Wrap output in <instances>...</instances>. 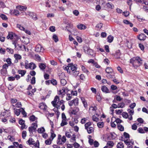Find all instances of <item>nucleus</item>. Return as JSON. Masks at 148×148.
Listing matches in <instances>:
<instances>
[{
  "instance_id": "nucleus-1",
  "label": "nucleus",
  "mask_w": 148,
  "mask_h": 148,
  "mask_svg": "<svg viewBox=\"0 0 148 148\" xmlns=\"http://www.w3.org/2000/svg\"><path fill=\"white\" fill-rule=\"evenodd\" d=\"M143 60L139 56L133 58L130 60V62L132 64L133 66L136 69L139 67L143 63Z\"/></svg>"
},
{
  "instance_id": "nucleus-2",
  "label": "nucleus",
  "mask_w": 148,
  "mask_h": 148,
  "mask_svg": "<svg viewBox=\"0 0 148 148\" xmlns=\"http://www.w3.org/2000/svg\"><path fill=\"white\" fill-rule=\"evenodd\" d=\"M38 127L36 122L33 123L32 124V126L28 128V130L30 134H33V132H35Z\"/></svg>"
},
{
  "instance_id": "nucleus-3",
  "label": "nucleus",
  "mask_w": 148,
  "mask_h": 148,
  "mask_svg": "<svg viewBox=\"0 0 148 148\" xmlns=\"http://www.w3.org/2000/svg\"><path fill=\"white\" fill-rule=\"evenodd\" d=\"M8 39H10V40L16 39H18V36L15 33L12 32L9 33L8 34L7 37Z\"/></svg>"
},
{
  "instance_id": "nucleus-4",
  "label": "nucleus",
  "mask_w": 148,
  "mask_h": 148,
  "mask_svg": "<svg viewBox=\"0 0 148 148\" xmlns=\"http://www.w3.org/2000/svg\"><path fill=\"white\" fill-rule=\"evenodd\" d=\"M44 50V48L40 44L37 45L35 47V51L37 52H42Z\"/></svg>"
},
{
  "instance_id": "nucleus-5",
  "label": "nucleus",
  "mask_w": 148,
  "mask_h": 148,
  "mask_svg": "<svg viewBox=\"0 0 148 148\" xmlns=\"http://www.w3.org/2000/svg\"><path fill=\"white\" fill-rule=\"evenodd\" d=\"M69 90L66 88L63 87L62 90H60L58 92L59 95H61L63 97L65 94L67 93Z\"/></svg>"
},
{
  "instance_id": "nucleus-6",
  "label": "nucleus",
  "mask_w": 148,
  "mask_h": 148,
  "mask_svg": "<svg viewBox=\"0 0 148 148\" xmlns=\"http://www.w3.org/2000/svg\"><path fill=\"white\" fill-rule=\"evenodd\" d=\"M28 13V15L32 17V19L35 21L38 19L37 16L35 13L31 12H29Z\"/></svg>"
},
{
  "instance_id": "nucleus-7",
  "label": "nucleus",
  "mask_w": 148,
  "mask_h": 148,
  "mask_svg": "<svg viewBox=\"0 0 148 148\" xmlns=\"http://www.w3.org/2000/svg\"><path fill=\"white\" fill-rule=\"evenodd\" d=\"M147 37V36L144 34L141 33L137 36V38L140 40H145Z\"/></svg>"
},
{
  "instance_id": "nucleus-8",
  "label": "nucleus",
  "mask_w": 148,
  "mask_h": 148,
  "mask_svg": "<svg viewBox=\"0 0 148 148\" xmlns=\"http://www.w3.org/2000/svg\"><path fill=\"white\" fill-rule=\"evenodd\" d=\"M69 67H70L71 70V72H73V71H76L77 69V68L74 65H73V64L72 63L69 64L68 66L66 68L67 69V68H68V69H69Z\"/></svg>"
},
{
  "instance_id": "nucleus-9",
  "label": "nucleus",
  "mask_w": 148,
  "mask_h": 148,
  "mask_svg": "<svg viewBox=\"0 0 148 148\" xmlns=\"http://www.w3.org/2000/svg\"><path fill=\"white\" fill-rule=\"evenodd\" d=\"M84 49L85 51L87 50L88 54L90 55H92L93 54V50L87 46H85L84 47Z\"/></svg>"
},
{
  "instance_id": "nucleus-10",
  "label": "nucleus",
  "mask_w": 148,
  "mask_h": 148,
  "mask_svg": "<svg viewBox=\"0 0 148 148\" xmlns=\"http://www.w3.org/2000/svg\"><path fill=\"white\" fill-rule=\"evenodd\" d=\"M10 13L11 15H14L16 16L19 14V12L18 11L15 9L13 10H10Z\"/></svg>"
},
{
  "instance_id": "nucleus-11",
  "label": "nucleus",
  "mask_w": 148,
  "mask_h": 148,
  "mask_svg": "<svg viewBox=\"0 0 148 148\" xmlns=\"http://www.w3.org/2000/svg\"><path fill=\"white\" fill-rule=\"evenodd\" d=\"M39 108L43 110H46L47 108V106L43 103H40L39 106Z\"/></svg>"
},
{
  "instance_id": "nucleus-12",
  "label": "nucleus",
  "mask_w": 148,
  "mask_h": 148,
  "mask_svg": "<svg viewBox=\"0 0 148 148\" xmlns=\"http://www.w3.org/2000/svg\"><path fill=\"white\" fill-rule=\"evenodd\" d=\"M36 67V65L33 62H31L29 64L28 69L33 70L35 69Z\"/></svg>"
},
{
  "instance_id": "nucleus-13",
  "label": "nucleus",
  "mask_w": 148,
  "mask_h": 148,
  "mask_svg": "<svg viewBox=\"0 0 148 148\" xmlns=\"http://www.w3.org/2000/svg\"><path fill=\"white\" fill-rule=\"evenodd\" d=\"M16 8L20 11H25L26 10L27 7L24 6L18 5L16 7Z\"/></svg>"
},
{
  "instance_id": "nucleus-14",
  "label": "nucleus",
  "mask_w": 148,
  "mask_h": 148,
  "mask_svg": "<svg viewBox=\"0 0 148 148\" xmlns=\"http://www.w3.org/2000/svg\"><path fill=\"white\" fill-rule=\"evenodd\" d=\"M121 55V53H120V51L119 50H118L116 52V53L114 55V56L116 58L118 59H119L120 58Z\"/></svg>"
},
{
  "instance_id": "nucleus-15",
  "label": "nucleus",
  "mask_w": 148,
  "mask_h": 148,
  "mask_svg": "<svg viewBox=\"0 0 148 148\" xmlns=\"http://www.w3.org/2000/svg\"><path fill=\"white\" fill-rule=\"evenodd\" d=\"M77 28L79 29H85L86 28V26L83 24H80L77 26Z\"/></svg>"
},
{
  "instance_id": "nucleus-16",
  "label": "nucleus",
  "mask_w": 148,
  "mask_h": 148,
  "mask_svg": "<svg viewBox=\"0 0 148 148\" xmlns=\"http://www.w3.org/2000/svg\"><path fill=\"white\" fill-rule=\"evenodd\" d=\"M61 135H58V138L57 140V143L58 145H61L64 144L62 142H61Z\"/></svg>"
},
{
  "instance_id": "nucleus-17",
  "label": "nucleus",
  "mask_w": 148,
  "mask_h": 148,
  "mask_svg": "<svg viewBox=\"0 0 148 148\" xmlns=\"http://www.w3.org/2000/svg\"><path fill=\"white\" fill-rule=\"evenodd\" d=\"M38 66L40 69L42 71H44L46 67L45 64L44 63H39Z\"/></svg>"
},
{
  "instance_id": "nucleus-18",
  "label": "nucleus",
  "mask_w": 148,
  "mask_h": 148,
  "mask_svg": "<svg viewBox=\"0 0 148 148\" xmlns=\"http://www.w3.org/2000/svg\"><path fill=\"white\" fill-rule=\"evenodd\" d=\"M101 90L103 92L105 93H108L109 92V90L105 86H103L101 87Z\"/></svg>"
},
{
  "instance_id": "nucleus-19",
  "label": "nucleus",
  "mask_w": 148,
  "mask_h": 148,
  "mask_svg": "<svg viewBox=\"0 0 148 148\" xmlns=\"http://www.w3.org/2000/svg\"><path fill=\"white\" fill-rule=\"evenodd\" d=\"M26 72V71L25 70H19L18 71V73L21 75V77L23 76Z\"/></svg>"
},
{
  "instance_id": "nucleus-20",
  "label": "nucleus",
  "mask_w": 148,
  "mask_h": 148,
  "mask_svg": "<svg viewBox=\"0 0 148 148\" xmlns=\"http://www.w3.org/2000/svg\"><path fill=\"white\" fill-rule=\"evenodd\" d=\"M106 72L107 73H112L113 72V70L110 67H107L106 69Z\"/></svg>"
},
{
  "instance_id": "nucleus-21",
  "label": "nucleus",
  "mask_w": 148,
  "mask_h": 148,
  "mask_svg": "<svg viewBox=\"0 0 148 148\" xmlns=\"http://www.w3.org/2000/svg\"><path fill=\"white\" fill-rule=\"evenodd\" d=\"M85 129L87 130L88 133L89 134H91L94 132V128L92 127H90L87 128H85Z\"/></svg>"
},
{
  "instance_id": "nucleus-22",
  "label": "nucleus",
  "mask_w": 148,
  "mask_h": 148,
  "mask_svg": "<svg viewBox=\"0 0 148 148\" xmlns=\"http://www.w3.org/2000/svg\"><path fill=\"white\" fill-rule=\"evenodd\" d=\"M59 78L61 79L60 82L61 85L62 86L65 85L66 84V81L64 79H61L60 76H59Z\"/></svg>"
},
{
  "instance_id": "nucleus-23",
  "label": "nucleus",
  "mask_w": 148,
  "mask_h": 148,
  "mask_svg": "<svg viewBox=\"0 0 148 148\" xmlns=\"http://www.w3.org/2000/svg\"><path fill=\"white\" fill-rule=\"evenodd\" d=\"M83 71V72L86 73L88 75L89 73V71L86 69V67L83 66H82L81 67Z\"/></svg>"
},
{
  "instance_id": "nucleus-24",
  "label": "nucleus",
  "mask_w": 148,
  "mask_h": 148,
  "mask_svg": "<svg viewBox=\"0 0 148 148\" xmlns=\"http://www.w3.org/2000/svg\"><path fill=\"white\" fill-rule=\"evenodd\" d=\"M123 22L126 25H129L131 27H132L133 26V24L127 20H123Z\"/></svg>"
},
{
  "instance_id": "nucleus-25",
  "label": "nucleus",
  "mask_w": 148,
  "mask_h": 148,
  "mask_svg": "<svg viewBox=\"0 0 148 148\" xmlns=\"http://www.w3.org/2000/svg\"><path fill=\"white\" fill-rule=\"evenodd\" d=\"M107 6L109 8L112 9H113L114 8V5L110 2H108L106 4Z\"/></svg>"
},
{
  "instance_id": "nucleus-26",
  "label": "nucleus",
  "mask_w": 148,
  "mask_h": 148,
  "mask_svg": "<svg viewBox=\"0 0 148 148\" xmlns=\"http://www.w3.org/2000/svg\"><path fill=\"white\" fill-rule=\"evenodd\" d=\"M73 103L74 105L75 106H77L78 104V99L76 98L72 100Z\"/></svg>"
},
{
  "instance_id": "nucleus-27",
  "label": "nucleus",
  "mask_w": 148,
  "mask_h": 148,
  "mask_svg": "<svg viewBox=\"0 0 148 148\" xmlns=\"http://www.w3.org/2000/svg\"><path fill=\"white\" fill-rule=\"evenodd\" d=\"M114 143L112 141H108L107 145L110 148L112 147L114 145Z\"/></svg>"
},
{
  "instance_id": "nucleus-28",
  "label": "nucleus",
  "mask_w": 148,
  "mask_h": 148,
  "mask_svg": "<svg viewBox=\"0 0 148 148\" xmlns=\"http://www.w3.org/2000/svg\"><path fill=\"white\" fill-rule=\"evenodd\" d=\"M114 39V37L111 35H109L107 38L108 42L109 43L112 42Z\"/></svg>"
},
{
  "instance_id": "nucleus-29",
  "label": "nucleus",
  "mask_w": 148,
  "mask_h": 148,
  "mask_svg": "<svg viewBox=\"0 0 148 148\" xmlns=\"http://www.w3.org/2000/svg\"><path fill=\"white\" fill-rule=\"evenodd\" d=\"M79 110V108L77 107H76L71 112V114H76L77 112Z\"/></svg>"
},
{
  "instance_id": "nucleus-30",
  "label": "nucleus",
  "mask_w": 148,
  "mask_h": 148,
  "mask_svg": "<svg viewBox=\"0 0 148 148\" xmlns=\"http://www.w3.org/2000/svg\"><path fill=\"white\" fill-rule=\"evenodd\" d=\"M29 145L34 144L35 141L32 138H30L27 141Z\"/></svg>"
},
{
  "instance_id": "nucleus-31",
  "label": "nucleus",
  "mask_w": 148,
  "mask_h": 148,
  "mask_svg": "<svg viewBox=\"0 0 148 148\" xmlns=\"http://www.w3.org/2000/svg\"><path fill=\"white\" fill-rule=\"evenodd\" d=\"M45 131V129L44 127H42L38 129V132L39 133L42 134Z\"/></svg>"
},
{
  "instance_id": "nucleus-32",
  "label": "nucleus",
  "mask_w": 148,
  "mask_h": 148,
  "mask_svg": "<svg viewBox=\"0 0 148 148\" xmlns=\"http://www.w3.org/2000/svg\"><path fill=\"white\" fill-rule=\"evenodd\" d=\"M6 51L9 53L13 54L14 53V50L13 49L9 48L7 47L5 49Z\"/></svg>"
},
{
  "instance_id": "nucleus-33",
  "label": "nucleus",
  "mask_w": 148,
  "mask_h": 148,
  "mask_svg": "<svg viewBox=\"0 0 148 148\" xmlns=\"http://www.w3.org/2000/svg\"><path fill=\"white\" fill-rule=\"evenodd\" d=\"M37 119V118L34 115H32L30 116L29 118V120L32 122L35 121Z\"/></svg>"
},
{
  "instance_id": "nucleus-34",
  "label": "nucleus",
  "mask_w": 148,
  "mask_h": 148,
  "mask_svg": "<svg viewBox=\"0 0 148 148\" xmlns=\"http://www.w3.org/2000/svg\"><path fill=\"white\" fill-rule=\"evenodd\" d=\"M21 112L23 115V117H26L27 116V113L25 111L24 109L23 108H21Z\"/></svg>"
},
{
  "instance_id": "nucleus-35",
  "label": "nucleus",
  "mask_w": 148,
  "mask_h": 148,
  "mask_svg": "<svg viewBox=\"0 0 148 148\" xmlns=\"http://www.w3.org/2000/svg\"><path fill=\"white\" fill-rule=\"evenodd\" d=\"M66 24H67V26L66 27V28H68L73 29V25L72 23H65Z\"/></svg>"
},
{
  "instance_id": "nucleus-36",
  "label": "nucleus",
  "mask_w": 148,
  "mask_h": 148,
  "mask_svg": "<svg viewBox=\"0 0 148 148\" xmlns=\"http://www.w3.org/2000/svg\"><path fill=\"white\" fill-rule=\"evenodd\" d=\"M117 148H123L124 145L123 143L121 142L119 143L116 146Z\"/></svg>"
},
{
  "instance_id": "nucleus-37",
  "label": "nucleus",
  "mask_w": 148,
  "mask_h": 148,
  "mask_svg": "<svg viewBox=\"0 0 148 148\" xmlns=\"http://www.w3.org/2000/svg\"><path fill=\"white\" fill-rule=\"evenodd\" d=\"M21 111V108L20 109H16L14 111V113L17 116H18L20 114Z\"/></svg>"
},
{
  "instance_id": "nucleus-38",
  "label": "nucleus",
  "mask_w": 148,
  "mask_h": 148,
  "mask_svg": "<svg viewBox=\"0 0 148 148\" xmlns=\"http://www.w3.org/2000/svg\"><path fill=\"white\" fill-rule=\"evenodd\" d=\"M14 57L15 59L17 60H20L22 58L21 56L18 54H15L14 55Z\"/></svg>"
},
{
  "instance_id": "nucleus-39",
  "label": "nucleus",
  "mask_w": 148,
  "mask_h": 148,
  "mask_svg": "<svg viewBox=\"0 0 148 148\" xmlns=\"http://www.w3.org/2000/svg\"><path fill=\"white\" fill-rule=\"evenodd\" d=\"M53 39L55 42H57L58 41V36L56 34H54L53 36Z\"/></svg>"
},
{
  "instance_id": "nucleus-40",
  "label": "nucleus",
  "mask_w": 148,
  "mask_h": 148,
  "mask_svg": "<svg viewBox=\"0 0 148 148\" xmlns=\"http://www.w3.org/2000/svg\"><path fill=\"white\" fill-rule=\"evenodd\" d=\"M71 73H72L74 77H76L78 75L79 72V71L76 70L71 72Z\"/></svg>"
},
{
  "instance_id": "nucleus-41",
  "label": "nucleus",
  "mask_w": 148,
  "mask_h": 148,
  "mask_svg": "<svg viewBox=\"0 0 148 148\" xmlns=\"http://www.w3.org/2000/svg\"><path fill=\"white\" fill-rule=\"evenodd\" d=\"M50 83L54 86L56 85L57 84L56 80L53 79H52L50 80Z\"/></svg>"
},
{
  "instance_id": "nucleus-42",
  "label": "nucleus",
  "mask_w": 148,
  "mask_h": 148,
  "mask_svg": "<svg viewBox=\"0 0 148 148\" xmlns=\"http://www.w3.org/2000/svg\"><path fill=\"white\" fill-rule=\"evenodd\" d=\"M117 127L118 129L121 131H124V127L121 124H118L117 125Z\"/></svg>"
},
{
  "instance_id": "nucleus-43",
  "label": "nucleus",
  "mask_w": 148,
  "mask_h": 148,
  "mask_svg": "<svg viewBox=\"0 0 148 148\" xmlns=\"http://www.w3.org/2000/svg\"><path fill=\"white\" fill-rule=\"evenodd\" d=\"M0 16L3 20H6L8 19L7 16L3 14H1Z\"/></svg>"
},
{
  "instance_id": "nucleus-44",
  "label": "nucleus",
  "mask_w": 148,
  "mask_h": 148,
  "mask_svg": "<svg viewBox=\"0 0 148 148\" xmlns=\"http://www.w3.org/2000/svg\"><path fill=\"white\" fill-rule=\"evenodd\" d=\"M4 61L8 63V64L9 65H10L12 63L11 59L10 58H7L5 60H4Z\"/></svg>"
},
{
  "instance_id": "nucleus-45",
  "label": "nucleus",
  "mask_w": 148,
  "mask_h": 148,
  "mask_svg": "<svg viewBox=\"0 0 148 148\" xmlns=\"http://www.w3.org/2000/svg\"><path fill=\"white\" fill-rule=\"evenodd\" d=\"M104 123L103 122H99L97 123V125L99 128H102L103 127Z\"/></svg>"
},
{
  "instance_id": "nucleus-46",
  "label": "nucleus",
  "mask_w": 148,
  "mask_h": 148,
  "mask_svg": "<svg viewBox=\"0 0 148 148\" xmlns=\"http://www.w3.org/2000/svg\"><path fill=\"white\" fill-rule=\"evenodd\" d=\"M66 120H62V122L60 124V125L61 126H63L67 124V122H66Z\"/></svg>"
},
{
  "instance_id": "nucleus-47",
  "label": "nucleus",
  "mask_w": 148,
  "mask_h": 148,
  "mask_svg": "<svg viewBox=\"0 0 148 148\" xmlns=\"http://www.w3.org/2000/svg\"><path fill=\"white\" fill-rule=\"evenodd\" d=\"M125 106V104L123 102H121L118 103V108H123Z\"/></svg>"
},
{
  "instance_id": "nucleus-48",
  "label": "nucleus",
  "mask_w": 148,
  "mask_h": 148,
  "mask_svg": "<svg viewBox=\"0 0 148 148\" xmlns=\"http://www.w3.org/2000/svg\"><path fill=\"white\" fill-rule=\"evenodd\" d=\"M56 134L54 133V132L52 130H51V137L52 138V140L56 137Z\"/></svg>"
},
{
  "instance_id": "nucleus-49",
  "label": "nucleus",
  "mask_w": 148,
  "mask_h": 148,
  "mask_svg": "<svg viewBox=\"0 0 148 148\" xmlns=\"http://www.w3.org/2000/svg\"><path fill=\"white\" fill-rule=\"evenodd\" d=\"M92 125V123L90 122H89L86 123L85 124V128H87L88 127H91L90 126Z\"/></svg>"
},
{
  "instance_id": "nucleus-50",
  "label": "nucleus",
  "mask_w": 148,
  "mask_h": 148,
  "mask_svg": "<svg viewBox=\"0 0 148 148\" xmlns=\"http://www.w3.org/2000/svg\"><path fill=\"white\" fill-rule=\"evenodd\" d=\"M6 50L4 48H1L0 49V53L1 54H4L5 53Z\"/></svg>"
},
{
  "instance_id": "nucleus-51",
  "label": "nucleus",
  "mask_w": 148,
  "mask_h": 148,
  "mask_svg": "<svg viewBox=\"0 0 148 148\" xmlns=\"http://www.w3.org/2000/svg\"><path fill=\"white\" fill-rule=\"evenodd\" d=\"M111 138L112 140L114 139L116 137V134L114 132H112L110 133Z\"/></svg>"
},
{
  "instance_id": "nucleus-52",
  "label": "nucleus",
  "mask_w": 148,
  "mask_h": 148,
  "mask_svg": "<svg viewBox=\"0 0 148 148\" xmlns=\"http://www.w3.org/2000/svg\"><path fill=\"white\" fill-rule=\"evenodd\" d=\"M30 83L32 84H34L36 83V78L35 77H33L31 80Z\"/></svg>"
},
{
  "instance_id": "nucleus-53",
  "label": "nucleus",
  "mask_w": 148,
  "mask_h": 148,
  "mask_svg": "<svg viewBox=\"0 0 148 148\" xmlns=\"http://www.w3.org/2000/svg\"><path fill=\"white\" fill-rule=\"evenodd\" d=\"M92 119L94 121H96V122H98L99 120V118L97 117L95 115L92 116Z\"/></svg>"
},
{
  "instance_id": "nucleus-54",
  "label": "nucleus",
  "mask_w": 148,
  "mask_h": 148,
  "mask_svg": "<svg viewBox=\"0 0 148 148\" xmlns=\"http://www.w3.org/2000/svg\"><path fill=\"white\" fill-rule=\"evenodd\" d=\"M122 116L123 118L127 119L128 118V115L127 112H124L122 113Z\"/></svg>"
},
{
  "instance_id": "nucleus-55",
  "label": "nucleus",
  "mask_w": 148,
  "mask_h": 148,
  "mask_svg": "<svg viewBox=\"0 0 148 148\" xmlns=\"http://www.w3.org/2000/svg\"><path fill=\"white\" fill-rule=\"evenodd\" d=\"M27 135V132L25 131H23L22 132V137L24 139L25 138Z\"/></svg>"
},
{
  "instance_id": "nucleus-56",
  "label": "nucleus",
  "mask_w": 148,
  "mask_h": 148,
  "mask_svg": "<svg viewBox=\"0 0 148 148\" xmlns=\"http://www.w3.org/2000/svg\"><path fill=\"white\" fill-rule=\"evenodd\" d=\"M111 73H108L106 75V77L108 78L109 79L114 78V76L113 75H111Z\"/></svg>"
},
{
  "instance_id": "nucleus-57",
  "label": "nucleus",
  "mask_w": 148,
  "mask_h": 148,
  "mask_svg": "<svg viewBox=\"0 0 148 148\" xmlns=\"http://www.w3.org/2000/svg\"><path fill=\"white\" fill-rule=\"evenodd\" d=\"M1 73L3 75H5L7 73V70L2 69L1 70Z\"/></svg>"
},
{
  "instance_id": "nucleus-58",
  "label": "nucleus",
  "mask_w": 148,
  "mask_h": 148,
  "mask_svg": "<svg viewBox=\"0 0 148 148\" xmlns=\"http://www.w3.org/2000/svg\"><path fill=\"white\" fill-rule=\"evenodd\" d=\"M103 26V24L101 23H100L98 24L96 26V27H97L98 29H100Z\"/></svg>"
},
{
  "instance_id": "nucleus-59",
  "label": "nucleus",
  "mask_w": 148,
  "mask_h": 148,
  "mask_svg": "<svg viewBox=\"0 0 148 148\" xmlns=\"http://www.w3.org/2000/svg\"><path fill=\"white\" fill-rule=\"evenodd\" d=\"M49 30L51 32H53L56 31L55 27L54 26H51L49 28Z\"/></svg>"
},
{
  "instance_id": "nucleus-60",
  "label": "nucleus",
  "mask_w": 148,
  "mask_h": 148,
  "mask_svg": "<svg viewBox=\"0 0 148 148\" xmlns=\"http://www.w3.org/2000/svg\"><path fill=\"white\" fill-rule=\"evenodd\" d=\"M45 143L46 145H49L51 144V141L50 139H47L45 141Z\"/></svg>"
},
{
  "instance_id": "nucleus-61",
  "label": "nucleus",
  "mask_w": 148,
  "mask_h": 148,
  "mask_svg": "<svg viewBox=\"0 0 148 148\" xmlns=\"http://www.w3.org/2000/svg\"><path fill=\"white\" fill-rule=\"evenodd\" d=\"M25 121L22 119H20L18 121L19 123L21 125H23L25 124Z\"/></svg>"
},
{
  "instance_id": "nucleus-62",
  "label": "nucleus",
  "mask_w": 148,
  "mask_h": 148,
  "mask_svg": "<svg viewBox=\"0 0 148 148\" xmlns=\"http://www.w3.org/2000/svg\"><path fill=\"white\" fill-rule=\"evenodd\" d=\"M138 132L140 133H145V132L143 129L141 127H139L138 128Z\"/></svg>"
},
{
  "instance_id": "nucleus-63",
  "label": "nucleus",
  "mask_w": 148,
  "mask_h": 148,
  "mask_svg": "<svg viewBox=\"0 0 148 148\" xmlns=\"http://www.w3.org/2000/svg\"><path fill=\"white\" fill-rule=\"evenodd\" d=\"M123 135L126 138H130V136L129 134L126 132L124 133Z\"/></svg>"
},
{
  "instance_id": "nucleus-64",
  "label": "nucleus",
  "mask_w": 148,
  "mask_h": 148,
  "mask_svg": "<svg viewBox=\"0 0 148 148\" xmlns=\"http://www.w3.org/2000/svg\"><path fill=\"white\" fill-rule=\"evenodd\" d=\"M29 73L31 76L33 77H34V76L36 75V72L34 71L33 70L30 71Z\"/></svg>"
}]
</instances>
